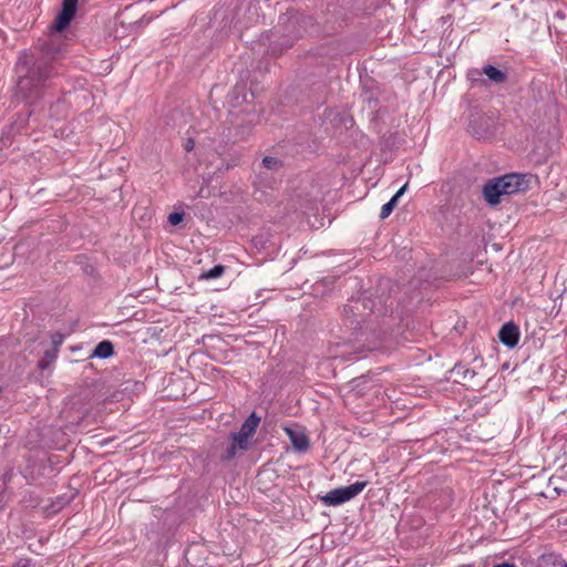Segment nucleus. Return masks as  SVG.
<instances>
[{
	"label": "nucleus",
	"instance_id": "f257e3e1",
	"mask_svg": "<svg viewBox=\"0 0 567 567\" xmlns=\"http://www.w3.org/2000/svg\"><path fill=\"white\" fill-rule=\"evenodd\" d=\"M23 69H25V74L20 76L18 86L29 96H37L40 90L45 87L56 74L53 60L47 55L35 59L30 65H27V62L18 64L19 72H22Z\"/></svg>",
	"mask_w": 567,
	"mask_h": 567
},
{
	"label": "nucleus",
	"instance_id": "f03ea898",
	"mask_svg": "<svg viewBox=\"0 0 567 567\" xmlns=\"http://www.w3.org/2000/svg\"><path fill=\"white\" fill-rule=\"evenodd\" d=\"M532 176L512 173L488 179L483 186V197L492 206L501 202L503 195H512L529 188Z\"/></svg>",
	"mask_w": 567,
	"mask_h": 567
},
{
	"label": "nucleus",
	"instance_id": "7ed1b4c3",
	"mask_svg": "<svg viewBox=\"0 0 567 567\" xmlns=\"http://www.w3.org/2000/svg\"><path fill=\"white\" fill-rule=\"evenodd\" d=\"M260 416L256 412L249 414L238 432H231L228 436L229 444L220 455L223 462H229L247 452L251 446V440L259 426Z\"/></svg>",
	"mask_w": 567,
	"mask_h": 567
},
{
	"label": "nucleus",
	"instance_id": "20e7f679",
	"mask_svg": "<svg viewBox=\"0 0 567 567\" xmlns=\"http://www.w3.org/2000/svg\"><path fill=\"white\" fill-rule=\"evenodd\" d=\"M375 300L370 297L351 298L343 307L344 323L353 331L361 329L367 317L375 311Z\"/></svg>",
	"mask_w": 567,
	"mask_h": 567
},
{
	"label": "nucleus",
	"instance_id": "39448f33",
	"mask_svg": "<svg viewBox=\"0 0 567 567\" xmlns=\"http://www.w3.org/2000/svg\"><path fill=\"white\" fill-rule=\"evenodd\" d=\"M368 482H355L349 486H342L331 489L326 495L321 496L320 499L326 506H339L355 496H358L367 486Z\"/></svg>",
	"mask_w": 567,
	"mask_h": 567
},
{
	"label": "nucleus",
	"instance_id": "423d86ee",
	"mask_svg": "<svg viewBox=\"0 0 567 567\" xmlns=\"http://www.w3.org/2000/svg\"><path fill=\"white\" fill-rule=\"evenodd\" d=\"M78 1L79 0H63L62 10L53 23V29L55 31L61 32L70 25L76 12Z\"/></svg>",
	"mask_w": 567,
	"mask_h": 567
},
{
	"label": "nucleus",
	"instance_id": "0eeeda50",
	"mask_svg": "<svg viewBox=\"0 0 567 567\" xmlns=\"http://www.w3.org/2000/svg\"><path fill=\"white\" fill-rule=\"evenodd\" d=\"M519 337V328L513 321L504 323L498 332L499 341L509 349H513L517 346Z\"/></svg>",
	"mask_w": 567,
	"mask_h": 567
},
{
	"label": "nucleus",
	"instance_id": "6e6552de",
	"mask_svg": "<svg viewBox=\"0 0 567 567\" xmlns=\"http://www.w3.org/2000/svg\"><path fill=\"white\" fill-rule=\"evenodd\" d=\"M293 449L298 452H306L309 449V439L302 432L291 430L289 427L285 429Z\"/></svg>",
	"mask_w": 567,
	"mask_h": 567
},
{
	"label": "nucleus",
	"instance_id": "1a4fd4ad",
	"mask_svg": "<svg viewBox=\"0 0 567 567\" xmlns=\"http://www.w3.org/2000/svg\"><path fill=\"white\" fill-rule=\"evenodd\" d=\"M408 188V183H405L392 197L391 199L385 203L382 207H381V212H380V218L381 219H385L386 217H389L391 215V213L393 212V209L395 208V206L398 205V202L400 199V197L405 193Z\"/></svg>",
	"mask_w": 567,
	"mask_h": 567
},
{
	"label": "nucleus",
	"instance_id": "9d476101",
	"mask_svg": "<svg viewBox=\"0 0 567 567\" xmlns=\"http://www.w3.org/2000/svg\"><path fill=\"white\" fill-rule=\"evenodd\" d=\"M277 184L278 181L269 172H260L254 182L256 190H262L264 188L272 189Z\"/></svg>",
	"mask_w": 567,
	"mask_h": 567
},
{
	"label": "nucleus",
	"instance_id": "9b49d317",
	"mask_svg": "<svg viewBox=\"0 0 567 567\" xmlns=\"http://www.w3.org/2000/svg\"><path fill=\"white\" fill-rule=\"evenodd\" d=\"M114 354V346L110 340H103L96 344L91 357L107 359Z\"/></svg>",
	"mask_w": 567,
	"mask_h": 567
},
{
	"label": "nucleus",
	"instance_id": "f8f14e48",
	"mask_svg": "<svg viewBox=\"0 0 567 567\" xmlns=\"http://www.w3.org/2000/svg\"><path fill=\"white\" fill-rule=\"evenodd\" d=\"M481 73L485 74L494 83H503L507 78L506 73L491 64L483 66Z\"/></svg>",
	"mask_w": 567,
	"mask_h": 567
},
{
	"label": "nucleus",
	"instance_id": "ddd939ff",
	"mask_svg": "<svg viewBox=\"0 0 567 567\" xmlns=\"http://www.w3.org/2000/svg\"><path fill=\"white\" fill-rule=\"evenodd\" d=\"M225 267L223 265H216L212 269L200 275V279L210 280L219 278L224 275Z\"/></svg>",
	"mask_w": 567,
	"mask_h": 567
},
{
	"label": "nucleus",
	"instance_id": "4468645a",
	"mask_svg": "<svg viewBox=\"0 0 567 567\" xmlns=\"http://www.w3.org/2000/svg\"><path fill=\"white\" fill-rule=\"evenodd\" d=\"M262 166L266 169L265 172H269L278 169L282 166V163L276 157L266 156L262 159Z\"/></svg>",
	"mask_w": 567,
	"mask_h": 567
},
{
	"label": "nucleus",
	"instance_id": "2eb2a0df",
	"mask_svg": "<svg viewBox=\"0 0 567 567\" xmlns=\"http://www.w3.org/2000/svg\"><path fill=\"white\" fill-rule=\"evenodd\" d=\"M56 355L51 351H45L44 357L38 362V367L41 370H47L52 361H54Z\"/></svg>",
	"mask_w": 567,
	"mask_h": 567
},
{
	"label": "nucleus",
	"instance_id": "dca6fc26",
	"mask_svg": "<svg viewBox=\"0 0 567 567\" xmlns=\"http://www.w3.org/2000/svg\"><path fill=\"white\" fill-rule=\"evenodd\" d=\"M183 218H184V213H179V212H174L168 215V221L174 226L182 223Z\"/></svg>",
	"mask_w": 567,
	"mask_h": 567
},
{
	"label": "nucleus",
	"instance_id": "f3484780",
	"mask_svg": "<svg viewBox=\"0 0 567 567\" xmlns=\"http://www.w3.org/2000/svg\"><path fill=\"white\" fill-rule=\"evenodd\" d=\"M475 375H476L475 371L472 369H468V368H465L464 371L462 372V378L465 381L473 379Z\"/></svg>",
	"mask_w": 567,
	"mask_h": 567
},
{
	"label": "nucleus",
	"instance_id": "a211bd4d",
	"mask_svg": "<svg viewBox=\"0 0 567 567\" xmlns=\"http://www.w3.org/2000/svg\"><path fill=\"white\" fill-rule=\"evenodd\" d=\"M184 147H185V151H186V152H190V151H193V150H194V147H195V142H194V140H193V138H188V140L185 142Z\"/></svg>",
	"mask_w": 567,
	"mask_h": 567
},
{
	"label": "nucleus",
	"instance_id": "6ab92c4d",
	"mask_svg": "<svg viewBox=\"0 0 567 567\" xmlns=\"http://www.w3.org/2000/svg\"><path fill=\"white\" fill-rule=\"evenodd\" d=\"M465 367L462 364H455L453 368V372L462 377V372L464 371Z\"/></svg>",
	"mask_w": 567,
	"mask_h": 567
},
{
	"label": "nucleus",
	"instance_id": "aec40b11",
	"mask_svg": "<svg viewBox=\"0 0 567 567\" xmlns=\"http://www.w3.org/2000/svg\"><path fill=\"white\" fill-rule=\"evenodd\" d=\"M559 567H567V563L564 560L563 563L559 564Z\"/></svg>",
	"mask_w": 567,
	"mask_h": 567
}]
</instances>
